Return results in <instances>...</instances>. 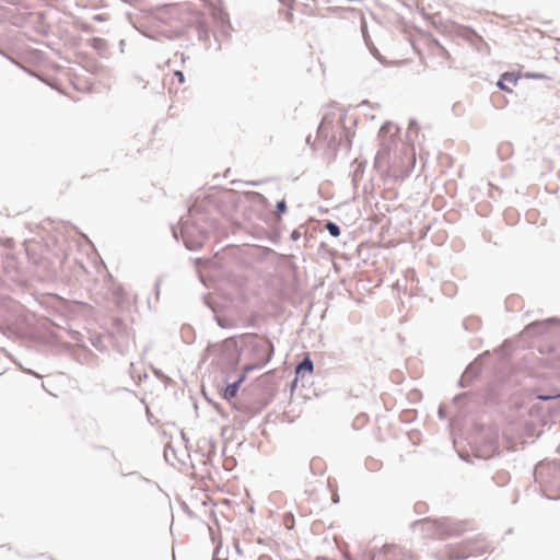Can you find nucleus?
Instances as JSON below:
<instances>
[{
  "instance_id": "nucleus-9",
  "label": "nucleus",
  "mask_w": 560,
  "mask_h": 560,
  "mask_svg": "<svg viewBox=\"0 0 560 560\" xmlns=\"http://www.w3.org/2000/svg\"><path fill=\"white\" fill-rule=\"evenodd\" d=\"M277 208H278V210H279V211H281V212L285 211V202H284V201H279V202L277 203Z\"/></svg>"
},
{
  "instance_id": "nucleus-8",
  "label": "nucleus",
  "mask_w": 560,
  "mask_h": 560,
  "mask_svg": "<svg viewBox=\"0 0 560 560\" xmlns=\"http://www.w3.org/2000/svg\"><path fill=\"white\" fill-rule=\"evenodd\" d=\"M174 77L177 78L178 82L182 84L185 81L184 74L182 71H175Z\"/></svg>"
},
{
  "instance_id": "nucleus-2",
  "label": "nucleus",
  "mask_w": 560,
  "mask_h": 560,
  "mask_svg": "<svg viewBox=\"0 0 560 560\" xmlns=\"http://www.w3.org/2000/svg\"><path fill=\"white\" fill-rule=\"evenodd\" d=\"M246 378V374L245 372L238 377L237 381H235L234 383L232 384H229L223 393H222V397L228 400L230 404H233V399L236 397L237 393H238V389H240V386L241 384L245 381Z\"/></svg>"
},
{
  "instance_id": "nucleus-7",
  "label": "nucleus",
  "mask_w": 560,
  "mask_h": 560,
  "mask_svg": "<svg viewBox=\"0 0 560 560\" xmlns=\"http://www.w3.org/2000/svg\"><path fill=\"white\" fill-rule=\"evenodd\" d=\"M327 128H328V121H327V119L325 118V119L322 121V124H320V126H319V128H318V132H319V133H324V132L327 130Z\"/></svg>"
},
{
  "instance_id": "nucleus-10",
  "label": "nucleus",
  "mask_w": 560,
  "mask_h": 560,
  "mask_svg": "<svg viewBox=\"0 0 560 560\" xmlns=\"http://www.w3.org/2000/svg\"><path fill=\"white\" fill-rule=\"evenodd\" d=\"M223 319H228V317H218V324L222 327L225 326V324L223 323Z\"/></svg>"
},
{
  "instance_id": "nucleus-6",
  "label": "nucleus",
  "mask_w": 560,
  "mask_h": 560,
  "mask_svg": "<svg viewBox=\"0 0 560 560\" xmlns=\"http://www.w3.org/2000/svg\"><path fill=\"white\" fill-rule=\"evenodd\" d=\"M537 397L541 400H549L553 398H560V394L538 395Z\"/></svg>"
},
{
  "instance_id": "nucleus-4",
  "label": "nucleus",
  "mask_w": 560,
  "mask_h": 560,
  "mask_svg": "<svg viewBox=\"0 0 560 560\" xmlns=\"http://www.w3.org/2000/svg\"><path fill=\"white\" fill-rule=\"evenodd\" d=\"M314 369L313 362L310 358H305L295 370L298 376H304L305 374H312Z\"/></svg>"
},
{
  "instance_id": "nucleus-5",
  "label": "nucleus",
  "mask_w": 560,
  "mask_h": 560,
  "mask_svg": "<svg viewBox=\"0 0 560 560\" xmlns=\"http://www.w3.org/2000/svg\"><path fill=\"white\" fill-rule=\"evenodd\" d=\"M326 229L329 232V234L334 237H338L340 235L339 226L332 222H327Z\"/></svg>"
},
{
  "instance_id": "nucleus-1",
  "label": "nucleus",
  "mask_w": 560,
  "mask_h": 560,
  "mask_svg": "<svg viewBox=\"0 0 560 560\" xmlns=\"http://www.w3.org/2000/svg\"><path fill=\"white\" fill-rule=\"evenodd\" d=\"M475 553L469 542L447 545L438 555L439 560H462Z\"/></svg>"
},
{
  "instance_id": "nucleus-3",
  "label": "nucleus",
  "mask_w": 560,
  "mask_h": 560,
  "mask_svg": "<svg viewBox=\"0 0 560 560\" xmlns=\"http://www.w3.org/2000/svg\"><path fill=\"white\" fill-rule=\"evenodd\" d=\"M518 81V75L513 72H505L501 75V79L498 82V86L506 92H512L511 86H515Z\"/></svg>"
}]
</instances>
